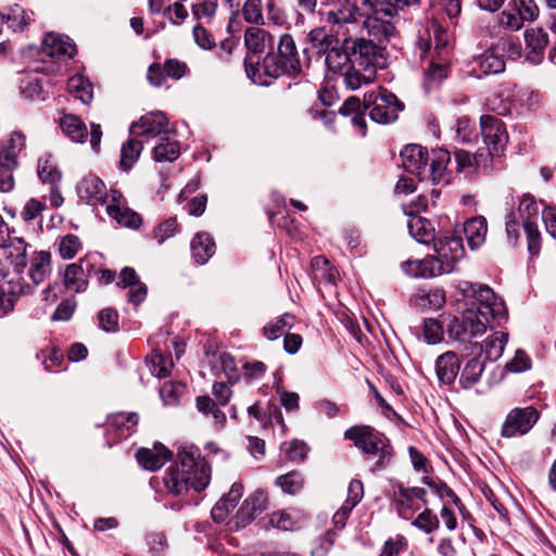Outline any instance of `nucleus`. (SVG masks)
<instances>
[{"label":"nucleus","mask_w":556,"mask_h":556,"mask_svg":"<svg viewBox=\"0 0 556 556\" xmlns=\"http://www.w3.org/2000/svg\"><path fill=\"white\" fill-rule=\"evenodd\" d=\"M455 137L460 142H471L477 138L475 124L466 116L455 122Z\"/></svg>","instance_id":"54"},{"label":"nucleus","mask_w":556,"mask_h":556,"mask_svg":"<svg viewBox=\"0 0 556 556\" xmlns=\"http://www.w3.org/2000/svg\"><path fill=\"white\" fill-rule=\"evenodd\" d=\"M142 142L136 138H130L123 144L121 150V167L124 170H129L138 160L142 151Z\"/></svg>","instance_id":"43"},{"label":"nucleus","mask_w":556,"mask_h":556,"mask_svg":"<svg viewBox=\"0 0 556 556\" xmlns=\"http://www.w3.org/2000/svg\"><path fill=\"white\" fill-rule=\"evenodd\" d=\"M406 540L402 535H397L395 539L386 541L383 548L379 556H399L400 553L405 549Z\"/></svg>","instance_id":"64"},{"label":"nucleus","mask_w":556,"mask_h":556,"mask_svg":"<svg viewBox=\"0 0 556 556\" xmlns=\"http://www.w3.org/2000/svg\"><path fill=\"white\" fill-rule=\"evenodd\" d=\"M21 93L28 100H46L42 83L37 77H27L21 84Z\"/></svg>","instance_id":"49"},{"label":"nucleus","mask_w":556,"mask_h":556,"mask_svg":"<svg viewBox=\"0 0 556 556\" xmlns=\"http://www.w3.org/2000/svg\"><path fill=\"white\" fill-rule=\"evenodd\" d=\"M508 341V333L503 331L493 332L483 344L485 357L489 361L498 359L504 352L505 345Z\"/></svg>","instance_id":"40"},{"label":"nucleus","mask_w":556,"mask_h":556,"mask_svg":"<svg viewBox=\"0 0 556 556\" xmlns=\"http://www.w3.org/2000/svg\"><path fill=\"white\" fill-rule=\"evenodd\" d=\"M454 230L464 232L471 250L479 249L485 241L488 232L486 219L483 216H477L468 219L462 227Z\"/></svg>","instance_id":"22"},{"label":"nucleus","mask_w":556,"mask_h":556,"mask_svg":"<svg viewBox=\"0 0 556 556\" xmlns=\"http://www.w3.org/2000/svg\"><path fill=\"white\" fill-rule=\"evenodd\" d=\"M498 24L503 28L513 31H517L523 26L520 22V17H518V14L516 11H514L513 7H509L508 9L501 12L498 16Z\"/></svg>","instance_id":"60"},{"label":"nucleus","mask_w":556,"mask_h":556,"mask_svg":"<svg viewBox=\"0 0 556 556\" xmlns=\"http://www.w3.org/2000/svg\"><path fill=\"white\" fill-rule=\"evenodd\" d=\"M431 257L438 267L440 275L452 273L456 264L465 256V248L460 230L445 231L433 240Z\"/></svg>","instance_id":"9"},{"label":"nucleus","mask_w":556,"mask_h":556,"mask_svg":"<svg viewBox=\"0 0 556 556\" xmlns=\"http://www.w3.org/2000/svg\"><path fill=\"white\" fill-rule=\"evenodd\" d=\"M337 35V33H334ZM339 40L324 54L325 63L333 73H340L350 90L374 81L377 67H383V51L364 38L340 35Z\"/></svg>","instance_id":"1"},{"label":"nucleus","mask_w":556,"mask_h":556,"mask_svg":"<svg viewBox=\"0 0 556 556\" xmlns=\"http://www.w3.org/2000/svg\"><path fill=\"white\" fill-rule=\"evenodd\" d=\"M394 503L399 515L408 520L414 513L420 508L410 488L399 486V491L394 493Z\"/></svg>","instance_id":"35"},{"label":"nucleus","mask_w":556,"mask_h":556,"mask_svg":"<svg viewBox=\"0 0 556 556\" xmlns=\"http://www.w3.org/2000/svg\"><path fill=\"white\" fill-rule=\"evenodd\" d=\"M184 390L185 386L181 383L166 382L160 388V395L165 405H175Z\"/></svg>","instance_id":"59"},{"label":"nucleus","mask_w":556,"mask_h":556,"mask_svg":"<svg viewBox=\"0 0 556 556\" xmlns=\"http://www.w3.org/2000/svg\"><path fill=\"white\" fill-rule=\"evenodd\" d=\"M409 235L418 242L428 244L435 239L432 224L419 215H409L407 218Z\"/></svg>","instance_id":"30"},{"label":"nucleus","mask_w":556,"mask_h":556,"mask_svg":"<svg viewBox=\"0 0 556 556\" xmlns=\"http://www.w3.org/2000/svg\"><path fill=\"white\" fill-rule=\"evenodd\" d=\"M329 25V34L324 27H316L307 34V40L318 54H325L330 47L339 40V36L333 31V24L330 21H326Z\"/></svg>","instance_id":"27"},{"label":"nucleus","mask_w":556,"mask_h":556,"mask_svg":"<svg viewBox=\"0 0 556 556\" xmlns=\"http://www.w3.org/2000/svg\"><path fill=\"white\" fill-rule=\"evenodd\" d=\"M539 417V412L533 406L516 407L506 416L501 434L504 438L523 435L532 429Z\"/></svg>","instance_id":"12"},{"label":"nucleus","mask_w":556,"mask_h":556,"mask_svg":"<svg viewBox=\"0 0 556 556\" xmlns=\"http://www.w3.org/2000/svg\"><path fill=\"white\" fill-rule=\"evenodd\" d=\"M67 90L79 99L84 104H89L92 100V86L83 75H75L67 80Z\"/></svg>","instance_id":"37"},{"label":"nucleus","mask_w":556,"mask_h":556,"mask_svg":"<svg viewBox=\"0 0 556 556\" xmlns=\"http://www.w3.org/2000/svg\"><path fill=\"white\" fill-rule=\"evenodd\" d=\"M164 15L176 25L182 23L189 15L187 8L179 1L166 7Z\"/></svg>","instance_id":"63"},{"label":"nucleus","mask_w":556,"mask_h":556,"mask_svg":"<svg viewBox=\"0 0 556 556\" xmlns=\"http://www.w3.org/2000/svg\"><path fill=\"white\" fill-rule=\"evenodd\" d=\"M179 230L176 217H169L159 224L153 230V238L159 244L164 243L167 239L174 237Z\"/></svg>","instance_id":"53"},{"label":"nucleus","mask_w":556,"mask_h":556,"mask_svg":"<svg viewBox=\"0 0 556 556\" xmlns=\"http://www.w3.org/2000/svg\"><path fill=\"white\" fill-rule=\"evenodd\" d=\"M26 144L25 136L20 131L12 132L7 142L0 148V163L7 166H17V157Z\"/></svg>","instance_id":"26"},{"label":"nucleus","mask_w":556,"mask_h":556,"mask_svg":"<svg viewBox=\"0 0 556 556\" xmlns=\"http://www.w3.org/2000/svg\"><path fill=\"white\" fill-rule=\"evenodd\" d=\"M179 154V142L176 140H169L168 138L162 139V141L153 149V159L156 162H173L178 159Z\"/></svg>","instance_id":"41"},{"label":"nucleus","mask_w":556,"mask_h":556,"mask_svg":"<svg viewBox=\"0 0 556 556\" xmlns=\"http://www.w3.org/2000/svg\"><path fill=\"white\" fill-rule=\"evenodd\" d=\"M509 7L517 12L522 25L535 21L540 13L539 7L533 0H513Z\"/></svg>","instance_id":"47"},{"label":"nucleus","mask_w":556,"mask_h":556,"mask_svg":"<svg viewBox=\"0 0 556 556\" xmlns=\"http://www.w3.org/2000/svg\"><path fill=\"white\" fill-rule=\"evenodd\" d=\"M51 273V255L49 252L34 253L30 260L28 276L35 285L41 283Z\"/></svg>","instance_id":"33"},{"label":"nucleus","mask_w":556,"mask_h":556,"mask_svg":"<svg viewBox=\"0 0 556 556\" xmlns=\"http://www.w3.org/2000/svg\"><path fill=\"white\" fill-rule=\"evenodd\" d=\"M1 22H5L13 31L23 30L30 22V15L18 4L9 8L7 13L0 14Z\"/></svg>","instance_id":"38"},{"label":"nucleus","mask_w":556,"mask_h":556,"mask_svg":"<svg viewBox=\"0 0 556 556\" xmlns=\"http://www.w3.org/2000/svg\"><path fill=\"white\" fill-rule=\"evenodd\" d=\"M413 526L424 531L425 533H431L439 527V519L437 515L429 508H426L420 513L417 518L413 521Z\"/></svg>","instance_id":"58"},{"label":"nucleus","mask_w":556,"mask_h":556,"mask_svg":"<svg viewBox=\"0 0 556 556\" xmlns=\"http://www.w3.org/2000/svg\"><path fill=\"white\" fill-rule=\"evenodd\" d=\"M294 317L291 314H283L270 321L263 328V333L268 340H276L281 337L286 329L293 327Z\"/></svg>","instance_id":"44"},{"label":"nucleus","mask_w":556,"mask_h":556,"mask_svg":"<svg viewBox=\"0 0 556 556\" xmlns=\"http://www.w3.org/2000/svg\"><path fill=\"white\" fill-rule=\"evenodd\" d=\"M457 289L464 296L475 299L479 306L469 307L457 316L444 319L446 331L452 339L468 342L482 336L490 323L488 316L497 325L507 320L504 301L488 286L464 280L458 282Z\"/></svg>","instance_id":"2"},{"label":"nucleus","mask_w":556,"mask_h":556,"mask_svg":"<svg viewBox=\"0 0 556 556\" xmlns=\"http://www.w3.org/2000/svg\"><path fill=\"white\" fill-rule=\"evenodd\" d=\"M372 96L366 98V108H370L369 116L378 124H389L394 122L399 112L402 111L403 105L397 98L387 90H382L379 96L371 100Z\"/></svg>","instance_id":"13"},{"label":"nucleus","mask_w":556,"mask_h":556,"mask_svg":"<svg viewBox=\"0 0 556 556\" xmlns=\"http://www.w3.org/2000/svg\"><path fill=\"white\" fill-rule=\"evenodd\" d=\"M375 10L363 11L357 9L351 13L348 9L331 13L329 21L333 24V31L340 35L353 36L355 39L364 38L375 47L389 42L395 35V26L389 21L379 18ZM384 63V58L381 60Z\"/></svg>","instance_id":"3"},{"label":"nucleus","mask_w":556,"mask_h":556,"mask_svg":"<svg viewBox=\"0 0 556 556\" xmlns=\"http://www.w3.org/2000/svg\"><path fill=\"white\" fill-rule=\"evenodd\" d=\"M80 249L81 242L75 235H66L58 243L59 254L64 260L73 258Z\"/></svg>","instance_id":"51"},{"label":"nucleus","mask_w":556,"mask_h":556,"mask_svg":"<svg viewBox=\"0 0 556 556\" xmlns=\"http://www.w3.org/2000/svg\"><path fill=\"white\" fill-rule=\"evenodd\" d=\"M267 38H270L269 34L258 27H249L244 34L245 46L249 51L254 53L265 49Z\"/></svg>","instance_id":"45"},{"label":"nucleus","mask_w":556,"mask_h":556,"mask_svg":"<svg viewBox=\"0 0 556 556\" xmlns=\"http://www.w3.org/2000/svg\"><path fill=\"white\" fill-rule=\"evenodd\" d=\"M37 174L43 184H49L50 186L60 184L62 178V174L51 155H45L38 160Z\"/></svg>","instance_id":"39"},{"label":"nucleus","mask_w":556,"mask_h":556,"mask_svg":"<svg viewBox=\"0 0 556 556\" xmlns=\"http://www.w3.org/2000/svg\"><path fill=\"white\" fill-rule=\"evenodd\" d=\"M211 466L193 447L178 452V462L173 464L163 477L165 490L181 496L189 490L201 492L211 481Z\"/></svg>","instance_id":"4"},{"label":"nucleus","mask_w":556,"mask_h":556,"mask_svg":"<svg viewBox=\"0 0 556 556\" xmlns=\"http://www.w3.org/2000/svg\"><path fill=\"white\" fill-rule=\"evenodd\" d=\"M484 371V365L479 358H470L459 374V384L464 389L472 388Z\"/></svg>","instance_id":"36"},{"label":"nucleus","mask_w":556,"mask_h":556,"mask_svg":"<svg viewBox=\"0 0 556 556\" xmlns=\"http://www.w3.org/2000/svg\"><path fill=\"white\" fill-rule=\"evenodd\" d=\"M136 457L142 468L155 471L170 459L172 453L164 445L155 444L153 448H140Z\"/></svg>","instance_id":"21"},{"label":"nucleus","mask_w":556,"mask_h":556,"mask_svg":"<svg viewBox=\"0 0 556 556\" xmlns=\"http://www.w3.org/2000/svg\"><path fill=\"white\" fill-rule=\"evenodd\" d=\"M77 194L80 200L90 205H106L108 215L118 225L137 229L140 227L142 219L132 210L126 205L123 194L111 189L108 192L104 182L97 176L87 175L81 178L76 187Z\"/></svg>","instance_id":"5"},{"label":"nucleus","mask_w":556,"mask_h":556,"mask_svg":"<svg viewBox=\"0 0 556 556\" xmlns=\"http://www.w3.org/2000/svg\"><path fill=\"white\" fill-rule=\"evenodd\" d=\"M523 36L527 60L534 65L540 64L548 42L547 34L542 28L531 27L526 29Z\"/></svg>","instance_id":"18"},{"label":"nucleus","mask_w":556,"mask_h":556,"mask_svg":"<svg viewBox=\"0 0 556 556\" xmlns=\"http://www.w3.org/2000/svg\"><path fill=\"white\" fill-rule=\"evenodd\" d=\"M149 363L151 374L157 378L169 376L174 366L170 356H166L157 351L151 354Z\"/></svg>","instance_id":"46"},{"label":"nucleus","mask_w":556,"mask_h":556,"mask_svg":"<svg viewBox=\"0 0 556 556\" xmlns=\"http://www.w3.org/2000/svg\"><path fill=\"white\" fill-rule=\"evenodd\" d=\"M430 256L424 260H408L402 264V269L414 278H431L440 276L438 267Z\"/></svg>","instance_id":"31"},{"label":"nucleus","mask_w":556,"mask_h":556,"mask_svg":"<svg viewBox=\"0 0 556 556\" xmlns=\"http://www.w3.org/2000/svg\"><path fill=\"white\" fill-rule=\"evenodd\" d=\"M168 121L161 111L148 113L139 118L138 122L130 126L132 136L156 137L166 132Z\"/></svg>","instance_id":"16"},{"label":"nucleus","mask_w":556,"mask_h":556,"mask_svg":"<svg viewBox=\"0 0 556 556\" xmlns=\"http://www.w3.org/2000/svg\"><path fill=\"white\" fill-rule=\"evenodd\" d=\"M518 214L527 233L528 250L531 254H538L540 251V231L538 228L540 205L533 195H522L518 206Z\"/></svg>","instance_id":"11"},{"label":"nucleus","mask_w":556,"mask_h":556,"mask_svg":"<svg viewBox=\"0 0 556 556\" xmlns=\"http://www.w3.org/2000/svg\"><path fill=\"white\" fill-rule=\"evenodd\" d=\"M344 438L354 442L363 453L378 456L377 467H384L392 458V448L386 437L368 426L348 429Z\"/></svg>","instance_id":"8"},{"label":"nucleus","mask_w":556,"mask_h":556,"mask_svg":"<svg viewBox=\"0 0 556 556\" xmlns=\"http://www.w3.org/2000/svg\"><path fill=\"white\" fill-rule=\"evenodd\" d=\"M445 303V294L440 289H418L410 298V305L421 311H437Z\"/></svg>","instance_id":"24"},{"label":"nucleus","mask_w":556,"mask_h":556,"mask_svg":"<svg viewBox=\"0 0 556 556\" xmlns=\"http://www.w3.org/2000/svg\"><path fill=\"white\" fill-rule=\"evenodd\" d=\"M269 523L279 530L290 531L295 528V521L290 513L280 510L270 515Z\"/></svg>","instance_id":"61"},{"label":"nucleus","mask_w":556,"mask_h":556,"mask_svg":"<svg viewBox=\"0 0 556 556\" xmlns=\"http://www.w3.org/2000/svg\"><path fill=\"white\" fill-rule=\"evenodd\" d=\"M276 484L280 486L285 493L295 494L303 488V478L300 472L291 471L279 476L276 479Z\"/></svg>","instance_id":"50"},{"label":"nucleus","mask_w":556,"mask_h":556,"mask_svg":"<svg viewBox=\"0 0 556 556\" xmlns=\"http://www.w3.org/2000/svg\"><path fill=\"white\" fill-rule=\"evenodd\" d=\"M424 338L428 344H437L442 341L444 330L443 325L434 319L427 318L424 321Z\"/></svg>","instance_id":"56"},{"label":"nucleus","mask_w":556,"mask_h":556,"mask_svg":"<svg viewBox=\"0 0 556 556\" xmlns=\"http://www.w3.org/2000/svg\"><path fill=\"white\" fill-rule=\"evenodd\" d=\"M421 0H369L367 5L361 7V10H375L384 16L393 17L406 8L417 7Z\"/></svg>","instance_id":"25"},{"label":"nucleus","mask_w":556,"mask_h":556,"mask_svg":"<svg viewBox=\"0 0 556 556\" xmlns=\"http://www.w3.org/2000/svg\"><path fill=\"white\" fill-rule=\"evenodd\" d=\"M268 495L264 490H256L243 502L236 515V525L244 527L250 523L256 515L267 508Z\"/></svg>","instance_id":"17"},{"label":"nucleus","mask_w":556,"mask_h":556,"mask_svg":"<svg viewBox=\"0 0 556 556\" xmlns=\"http://www.w3.org/2000/svg\"><path fill=\"white\" fill-rule=\"evenodd\" d=\"M242 15L248 23L264 24L262 0H247L242 7Z\"/></svg>","instance_id":"52"},{"label":"nucleus","mask_w":556,"mask_h":556,"mask_svg":"<svg viewBox=\"0 0 556 556\" xmlns=\"http://www.w3.org/2000/svg\"><path fill=\"white\" fill-rule=\"evenodd\" d=\"M60 127L63 134L73 142L83 143L88 137L86 124L74 114H64L60 118Z\"/></svg>","instance_id":"29"},{"label":"nucleus","mask_w":556,"mask_h":556,"mask_svg":"<svg viewBox=\"0 0 556 556\" xmlns=\"http://www.w3.org/2000/svg\"><path fill=\"white\" fill-rule=\"evenodd\" d=\"M477 66L481 73L498 74L505 70V61L503 58L494 54L491 51H486L475 60Z\"/></svg>","instance_id":"42"},{"label":"nucleus","mask_w":556,"mask_h":556,"mask_svg":"<svg viewBox=\"0 0 556 556\" xmlns=\"http://www.w3.org/2000/svg\"><path fill=\"white\" fill-rule=\"evenodd\" d=\"M481 135L489 149V154H498L504 150L507 141V132L503 122L491 115H482L480 118Z\"/></svg>","instance_id":"14"},{"label":"nucleus","mask_w":556,"mask_h":556,"mask_svg":"<svg viewBox=\"0 0 556 556\" xmlns=\"http://www.w3.org/2000/svg\"><path fill=\"white\" fill-rule=\"evenodd\" d=\"M7 258L14 265L16 273L23 271L26 267V242L20 237H13L8 242V245H2Z\"/></svg>","instance_id":"34"},{"label":"nucleus","mask_w":556,"mask_h":556,"mask_svg":"<svg viewBox=\"0 0 556 556\" xmlns=\"http://www.w3.org/2000/svg\"><path fill=\"white\" fill-rule=\"evenodd\" d=\"M41 53L50 58L71 59L76 53V47L68 37L50 33L43 38Z\"/></svg>","instance_id":"19"},{"label":"nucleus","mask_w":556,"mask_h":556,"mask_svg":"<svg viewBox=\"0 0 556 556\" xmlns=\"http://www.w3.org/2000/svg\"><path fill=\"white\" fill-rule=\"evenodd\" d=\"M197 408L204 415H212L214 424L223 427L226 422V415L218 408L217 404L208 396L197 397Z\"/></svg>","instance_id":"48"},{"label":"nucleus","mask_w":556,"mask_h":556,"mask_svg":"<svg viewBox=\"0 0 556 556\" xmlns=\"http://www.w3.org/2000/svg\"><path fill=\"white\" fill-rule=\"evenodd\" d=\"M430 41L425 42L421 47V58L426 54L431 55L428 68V75L440 81L446 76V64L448 60L447 43L450 36L441 26L433 24L430 30Z\"/></svg>","instance_id":"10"},{"label":"nucleus","mask_w":556,"mask_h":556,"mask_svg":"<svg viewBox=\"0 0 556 556\" xmlns=\"http://www.w3.org/2000/svg\"><path fill=\"white\" fill-rule=\"evenodd\" d=\"M262 70L271 77L295 76L301 72V62L291 35L283 34L280 36L277 53H269L265 56Z\"/></svg>","instance_id":"7"},{"label":"nucleus","mask_w":556,"mask_h":556,"mask_svg":"<svg viewBox=\"0 0 556 556\" xmlns=\"http://www.w3.org/2000/svg\"><path fill=\"white\" fill-rule=\"evenodd\" d=\"M280 448L286 457L292 462L304 460L308 452L307 445L299 440L285 442L281 444Z\"/></svg>","instance_id":"55"},{"label":"nucleus","mask_w":556,"mask_h":556,"mask_svg":"<svg viewBox=\"0 0 556 556\" xmlns=\"http://www.w3.org/2000/svg\"><path fill=\"white\" fill-rule=\"evenodd\" d=\"M217 362L219 368H213L214 370H220L229 382H236L239 379V371L235 362V358L228 353H220Z\"/></svg>","instance_id":"57"},{"label":"nucleus","mask_w":556,"mask_h":556,"mask_svg":"<svg viewBox=\"0 0 556 556\" xmlns=\"http://www.w3.org/2000/svg\"><path fill=\"white\" fill-rule=\"evenodd\" d=\"M190 248L194 261L201 265L207 263L216 249L213 238L207 232L197 233L191 240Z\"/></svg>","instance_id":"28"},{"label":"nucleus","mask_w":556,"mask_h":556,"mask_svg":"<svg viewBox=\"0 0 556 556\" xmlns=\"http://www.w3.org/2000/svg\"><path fill=\"white\" fill-rule=\"evenodd\" d=\"M435 369L441 382L445 384L454 382L460 369V362L457 354L453 351L441 354L437 358Z\"/></svg>","instance_id":"23"},{"label":"nucleus","mask_w":556,"mask_h":556,"mask_svg":"<svg viewBox=\"0 0 556 556\" xmlns=\"http://www.w3.org/2000/svg\"><path fill=\"white\" fill-rule=\"evenodd\" d=\"M244 492L242 483L235 482L229 492L225 494L212 508L211 515L214 521L223 522L228 514L233 510Z\"/></svg>","instance_id":"20"},{"label":"nucleus","mask_w":556,"mask_h":556,"mask_svg":"<svg viewBox=\"0 0 556 556\" xmlns=\"http://www.w3.org/2000/svg\"><path fill=\"white\" fill-rule=\"evenodd\" d=\"M139 421L136 413H117L109 418L110 427L116 432V439L128 438Z\"/></svg>","instance_id":"32"},{"label":"nucleus","mask_w":556,"mask_h":556,"mask_svg":"<svg viewBox=\"0 0 556 556\" xmlns=\"http://www.w3.org/2000/svg\"><path fill=\"white\" fill-rule=\"evenodd\" d=\"M400 156L406 172L418 176L419 180L430 179L433 184L441 182L451 161L447 150L435 149L429 155L427 149L419 144H407Z\"/></svg>","instance_id":"6"},{"label":"nucleus","mask_w":556,"mask_h":556,"mask_svg":"<svg viewBox=\"0 0 556 556\" xmlns=\"http://www.w3.org/2000/svg\"><path fill=\"white\" fill-rule=\"evenodd\" d=\"M92 269L93 265L87 260H79L77 263L67 265L63 275L64 286L70 291H86Z\"/></svg>","instance_id":"15"},{"label":"nucleus","mask_w":556,"mask_h":556,"mask_svg":"<svg viewBox=\"0 0 556 556\" xmlns=\"http://www.w3.org/2000/svg\"><path fill=\"white\" fill-rule=\"evenodd\" d=\"M99 325L104 331H115L118 326V314L113 308H104L99 315Z\"/></svg>","instance_id":"62"}]
</instances>
